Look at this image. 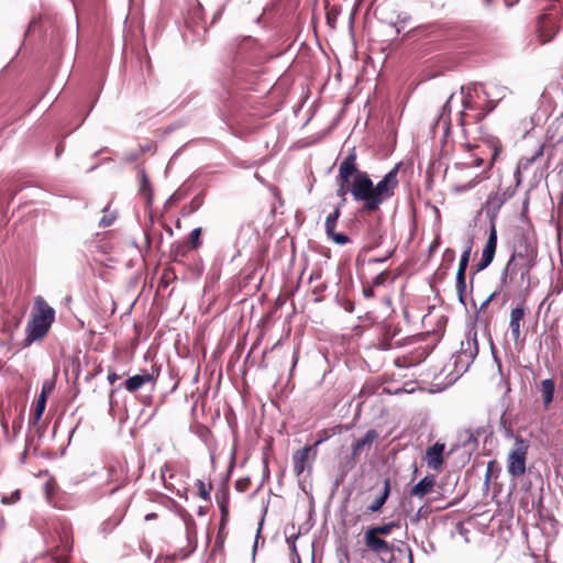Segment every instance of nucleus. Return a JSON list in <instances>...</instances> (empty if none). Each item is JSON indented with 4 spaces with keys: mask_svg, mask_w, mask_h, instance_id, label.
Masks as SVG:
<instances>
[{
    "mask_svg": "<svg viewBox=\"0 0 563 563\" xmlns=\"http://www.w3.org/2000/svg\"><path fill=\"white\" fill-rule=\"evenodd\" d=\"M356 152L353 148L340 163L335 178L336 195L346 201L350 194L355 202L362 203V211L373 214L380 206L389 200L398 187L399 165L390 169L376 185L366 172L358 168Z\"/></svg>",
    "mask_w": 563,
    "mask_h": 563,
    "instance_id": "obj_1",
    "label": "nucleus"
},
{
    "mask_svg": "<svg viewBox=\"0 0 563 563\" xmlns=\"http://www.w3.org/2000/svg\"><path fill=\"white\" fill-rule=\"evenodd\" d=\"M537 257H538V249H537L536 243L532 242L531 240H529L528 238L522 236L519 240L515 252L512 253L511 257L509 258V261L505 267V271H504V274L501 277V284L507 285L508 283L514 282L512 274L515 273V269L517 266L515 264V261L521 260L522 263L518 267V271L520 272V284L521 285L526 284L527 286H529L530 279H531L530 273L537 263Z\"/></svg>",
    "mask_w": 563,
    "mask_h": 563,
    "instance_id": "obj_2",
    "label": "nucleus"
},
{
    "mask_svg": "<svg viewBox=\"0 0 563 563\" xmlns=\"http://www.w3.org/2000/svg\"><path fill=\"white\" fill-rule=\"evenodd\" d=\"M55 319V310L42 297L34 298V305L26 324L25 343L31 344L34 341L43 340Z\"/></svg>",
    "mask_w": 563,
    "mask_h": 563,
    "instance_id": "obj_3",
    "label": "nucleus"
},
{
    "mask_svg": "<svg viewBox=\"0 0 563 563\" xmlns=\"http://www.w3.org/2000/svg\"><path fill=\"white\" fill-rule=\"evenodd\" d=\"M463 110L459 114V124L463 128L466 135V126L477 124L494 109L492 101L483 98L478 93L467 92L462 98Z\"/></svg>",
    "mask_w": 563,
    "mask_h": 563,
    "instance_id": "obj_4",
    "label": "nucleus"
},
{
    "mask_svg": "<svg viewBox=\"0 0 563 563\" xmlns=\"http://www.w3.org/2000/svg\"><path fill=\"white\" fill-rule=\"evenodd\" d=\"M552 2L537 19V34L541 44L551 42L563 29V0Z\"/></svg>",
    "mask_w": 563,
    "mask_h": 563,
    "instance_id": "obj_5",
    "label": "nucleus"
},
{
    "mask_svg": "<svg viewBox=\"0 0 563 563\" xmlns=\"http://www.w3.org/2000/svg\"><path fill=\"white\" fill-rule=\"evenodd\" d=\"M530 443L521 435L515 438V443L507 454V472L514 478H521L527 471Z\"/></svg>",
    "mask_w": 563,
    "mask_h": 563,
    "instance_id": "obj_6",
    "label": "nucleus"
},
{
    "mask_svg": "<svg viewBox=\"0 0 563 563\" xmlns=\"http://www.w3.org/2000/svg\"><path fill=\"white\" fill-rule=\"evenodd\" d=\"M323 441L319 439L313 445H306L297 450L292 455L294 473L296 476H300L307 468L310 456L312 459L317 455V446Z\"/></svg>",
    "mask_w": 563,
    "mask_h": 563,
    "instance_id": "obj_7",
    "label": "nucleus"
},
{
    "mask_svg": "<svg viewBox=\"0 0 563 563\" xmlns=\"http://www.w3.org/2000/svg\"><path fill=\"white\" fill-rule=\"evenodd\" d=\"M159 376V368L156 366H152L151 372L143 371L141 374L129 377L124 382V388L129 393H135L145 384H155L156 379Z\"/></svg>",
    "mask_w": 563,
    "mask_h": 563,
    "instance_id": "obj_8",
    "label": "nucleus"
},
{
    "mask_svg": "<svg viewBox=\"0 0 563 563\" xmlns=\"http://www.w3.org/2000/svg\"><path fill=\"white\" fill-rule=\"evenodd\" d=\"M497 249V230L494 223L490 225L489 235L482 252V257L476 264V271L485 269L494 260Z\"/></svg>",
    "mask_w": 563,
    "mask_h": 563,
    "instance_id": "obj_9",
    "label": "nucleus"
},
{
    "mask_svg": "<svg viewBox=\"0 0 563 563\" xmlns=\"http://www.w3.org/2000/svg\"><path fill=\"white\" fill-rule=\"evenodd\" d=\"M429 353H430L429 346L420 345V346L415 347L409 353H407L402 356H398L395 360L394 364H395V366L400 367V368L416 366V365L420 364L421 362H423L428 357Z\"/></svg>",
    "mask_w": 563,
    "mask_h": 563,
    "instance_id": "obj_10",
    "label": "nucleus"
},
{
    "mask_svg": "<svg viewBox=\"0 0 563 563\" xmlns=\"http://www.w3.org/2000/svg\"><path fill=\"white\" fill-rule=\"evenodd\" d=\"M341 216V206L335 207V209L325 219V233L329 239H331L335 244L344 245L350 242V238L344 233L335 232V225Z\"/></svg>",
    "mask_w": 563,
    "mask_h": 563,
    "instance_id": "obj_11",
    "label": "nucleus"
},
{
    "mask_svg": "<svg viewBox=\"0 0 563 563\" xmlns=\"http://www.w3.org/2000/svg\"><path fill=\"white\" fill-rule=\"evenodd\" d=\"M364 542L367 550L376 554H386L393 550L391 545L371 528L365 531Z\"/></svg>",
    "mask_w": 563,
    "mask_h": 563,
    "instance_id": "obj_12",
    "label": "nucleus"
},
{
    "mask_svg": "<svg viewBox=\"0 0 563 563\" xmlns=\"http://www.w3.org/2000/svg\"><path fill=\"white\" fill-rule=\"evenodd\" d=\"M444 449L445 444L441 442H435L433 445L427 449L426 460L429 468L437 472L442 470L444 463Z\"/></svg>",
    "mask_w": 563,
    "mask_h": 563,
    "instance_id": "obj_13",
    "label": "nucleus"
},
{
    "mask_svg": "<svg viewBox=\"0 0 563 563\" xmlns=\"http://www.w3.org/2000/svg\"><path fill=\"white\" fill-rule=\"evenodd\" d=\"M525 316L526 308L523 306H518L514 308L510 312L509 328L515 342H517L520 339L521 325L523 323Z\"/></svg>",
    "mask_w": 563,
    "mask_h": 563,
    "instance_id": "obj_14",
    "label": "nucleus"
},
{
    "mask_svg": "<svg viewBox=\"0 0 563 563\" xmlns=\"http://www.w3.org/2000/svg\"><path fill=\"white\" fill-rule=\"evenodd\" d=\"M378 432L374 429H371L365 433L363 438L357 439L352 444V452L354 453V456L360 457L363 451H368L372 444L378 439Z\"/></svg>",
    "mask_w": 563,
    "mask_h": 563,
    "instance_id": "obj_15",
    "label": "nucleus"
},
{
    "mask_svg": "<svg viewBox=\"0 0 563 563\" xmlns=\"http://www.w3.org/2000/svg\"><path fill=\"white\" fill-rule=\"evenodd\" d=\"M482 140L492 152L490 159H489V162L485 168V172H484V173H486L487 170H489L493 167L495 162L498 159L499 155L503 153L504 147H503L500 140L494 135L483 136Z\"/></svg>",
    "mask_w": 563,
    "mask_h": 563,
    "instance_id": "obj_16",
    "label": "nucleus"
},
{
    "mask_svg": "<svg viewBox=\"0 0 563 563\" xmlns=\"http://www.w3.org/2000/svg\"><path fill=\"white\" fill-rule=\"evenodd\" d=\"M137 178L139 194L145 199L147 205H151L153 199V188L145 169H140L137 172Z\"/></svg>",
    "mask_w": 563,
    "mask_h": 563,
    "instance_id": "obj_17",
    "label": "nucleus"
},
{
    "mask_svg": "<svg viewBox=\"0 0 563 563\" xmlns=\"http://www.w3.org/2000/svg\"><path fill=\"white\" fill-rule=\"evenodd\" d=\"M435 485L434 476L428 475L423 477L421 481H419L412 488H411V496H416L419 498H423L427 494H429Z\"/></svg>",
    "mask_w": 563,
    "mask_h": 563,
    "instance_id": "obj_18",
    "label": "nucleus"
},
{
    "mask_svg": "<svg viewBox=\"0 0 563 563\" xmlns=\"http://www.w3.org/2000/svg\"><path fill=\"white\" fill-rule=\"evenodd\" d=\"M176 465L174 463H165L161 468V478L164 484V487L169 490H175V476H176Z\"/></svg>",
    "mask_w": 563,
    "mask_h": 563,
    "instance_id": "obj_19",
    "label": "nucleus"
},
{
    "mask_svg": "<svg viewBox=\"0 0 563 563\" xmlns=\"http://www.w3.org/2000/svg\"><path fill=\"white\" fill-rule=\"evenodd\" d=\"M390 495V481L386 478L384 481V487L382 494L367 507L371 512L379 511L385 505L386 500Z\"/></svg>",
    "mask_w": 563,
    "mask_h": 563,
    "instance_id": "obj_20",
    "label": "nucleus"
},
{
    "mask_svg": "<svg viewBox=\"0 0 563 563\" xmlns=\"http://www.w3.org/2000/svg\"><path fill=\"white\" fill-rule=\"evenodd\" d=\"M555 391V382L551 378L541 382L542 401L545 408L550 406L553 400Z\"/></svg>",
    "mask_w": 563,
    "mask_h": 563,
    "instance_id": "obj_21",
    "label": "nucleus"
},
{
    "mask_svg": "<svg viewBox=\"0 0 563 563\" xmlns=\"http://www.w3.org/2000/svg\"><path fill=\"white\" fill-rule=\"evenodd\" d=\"M192 250L186 242L174 244L170 250L172 260L176 263H183L184 258Z\"/></svg>",
    "mask_w": 563,
    "mask_h": 563,
    "instance_id": "obj_22",
    "label": "nucleus"
},
{
    "mask_svg": "<svg viewBox=\"0 0 563 563\" xmlns=\"http://www.w3.org/2000/svg\"><path fill=\"white\" fill-rule=\"evenodd\" d=\"M358 462V457L354 456V453L351 452L350 455L344 456L339 463V472L340 476L343 479L346 474L352 471Z\"/></svg>",
    "mask_w": 563,
    "mask_h": 563,
    "instance_id": "obj_23",
    "label": "nucleus"
},
{
    "mask_svg": "<svg viewBox=\"0 0 563 563\" xmlns=\"http://www.w3.org/2000/svg\"><path fill=\"white\" fill-rule=\"evenodd\" d=\"M45 408H46V394L41 393L36 400L34 410L31 415L30 423L36 424L40 421V419L42 418V416L45 411Z\"/></svg>",
    "mask_w": 563,
    "mask_h": 563,
    "instance_id": "obj_24",
    "label": "nucleus"
},
{
    "mask_svg": "<svg viewBox=\"0 0 563 563\" xmlns=\"http://www.w3.org/2000/svg\"><path fill=\"white\" fill-rule=\"evenodd\" d=\"M22 317V314L18 313L8 316L3 322V332L11 335L20 327Z\"/></svg>",
    "mask_w": 563,
    "mask_h": 563,
    "instance_id": "obj_25",
    "label": "nucleus"
},
{
    "mask_svg": "<svg viewBox=\"0 0 563 563\" xmlns=\"http://www.w3.org/2000/svg\"><path fill=\"white\" fill-rule=\"evenodd\" d=\"M379 387L380 385L376 382H366L357 395V397L361 399V404H363L368 397L376 394Z\"/></svg>",
    "mask_w": 563,
    "mask_h": 563,
    "instance_id": "obj_26",
    "label": "nucleus"
},
{
    "mask_svg": "<svg viewBox=\"0 0 563 563\" xmlns=\"http://www.w3.org/2000/svg\"><path fill=\"white\" fill-rule=\"evenodd\" d=\"M456 292L459 295V298L463 300V297L466 294V275L463 271L456 272Z\"/></svg>",
    "mask_w": 563,
    "mask_h": 563,
    "instance_id": "obj_27",
    "label": "nucleus"
},
{
    "mask_svg": "<svg viewBox=\"0 0 563 563\" xmlns=\"http://www.w3.org/2000/svg\"><path fill=\"white\" fill-rule=\"evenodd\" d=\"M201 228L194 229L190 234L188 235L187 241H185L189 246H191L194 250H197L201 246Z\"/></svg>",
    "mask_w": 563,
    "mask_h": 563,
    "instance_id": "obj_28",
    "label": "nucleus"
},
{
    "mask_svg": "<svg viewBox=\"0 0 563 563\" xmlns=\"http://www.w3.org/2000/svg\"><path fill=\"white\" fill-rule=\"evenodd\" d=\"M398 527L399 525L397 522L391 521L380 526L371 527V529L379 536H388L394 529Z\"/></svg>",
    "mask_w": 563,
    "mask_h": 563,
    "instance_id": "obj_29",
    "label": "nucleus"
},
{
    "mask_svg": "<svg viewBox=\"0 0 563 563\" xmlns=\"http://www.w3.org/2000/svg\"><path fill=\"white\" fill-rule=\"evenodd\" d=\"M454 261H455V251L452 249H446L442 256L440 269H449Z\"/></svg>",
    "mask_w": 563,
    "mask_h": 563,
    "instance_id": "obj_30",
    "label": "nucleus"
},
{
    "mask_svg": "<svg viewBox=\"0 0 563 563\" xmlns=\"http://www.w3.org/2000/svg\"><path fill=\"white\" fill-rule=\"evenodd\" d=\"M71 550V544L68 542V539L65 541L62 553H56L52 560L55 563H68V554Z\"/></svg>",
    "mask_w": 563,
    "mask_h": 563,
    "instance_id": "obj_31",
    "label": "nucleus"
},
{
    "mask_svg": "<svg viewBox=\"0 0 563 563\" xmlns=\"http://www.w3.org/2000/svg\"><path fill=\"white\" fill-rule=\"evenodd\" d=\"M541 155H542V148L531 158H525L519 162L518 167L516 169V176H517L518 183L520 181V170L527 169L537 159V157H539Z\"/></svg>",
    "mask_w": 563,
    "mask_h": 563,
    "instance_id": "obj_32",
    "label": "nucleus"
},
{
    "mask_svg": "<svg viewBox=\"0 0 563 563\" xmlns=\"http://www.w3.org/2000/svg\"><path fill=\"white\" fill-rule=\"evenodd\" d=\"M396 332H390L389 329H386L385 333H384V338L379 344L380 349L383 350H390L393 349L394 346H398L400 343L397 342L396 344H393L391 340L395 336Z\"/></svg>",
    "mask_w": 563,
    "mask_h": 563,
    "instance_id": "obj_33",
    "label": "nucleus"
},
{
    "mask_svg": "<svg viewBox=\"0 0 563 563\" xmlns=\"http://www.w3.org/2000/svg\"><path fill=\"white\" fill-rule=\"evenodd\" d=\"M195 485L198 488V496L206 501H210V490L212 489V485L210 484L207 487L201 479H198Z\"/></svg>",
    "mask_w": 563,
    "mask_h": 563,
    "instance_id": "obj_34",
    "label": "nucleus"
},
{
    "mask_svg": "<svg viewBox=\"0 0 563 563\" xmlns=\"http://www.w3.org/2000/svg\"><path fill=\"white\" fill-rule=\"evenodd\" d=\"M340 10L336 7L329 8L325 13L327 23L331 29L335 27Z\"/></svg>",
    "mask_w": 563,
    "mask_h": 563,
    "instance_id": "obj_35",
    "label": "nucleus"
},
{
    "mask_svg": "<svg viewBox=\"0 0 563 563\" xmlns=\"http://www.w3.org/2000/svg\"><path fill=\"white\" fill-rule=\"evenodd\" d=\"M471 252H472V246H467V249L462 253V256L460 258V263H459V268L457 271H463V272H466V268H467V265H468V262H470V258H471Z\"/></svg>",
    "mask_w": 563,
    "mask_h": 563,
    "instance_id": "obj_36",
    "label": "nucleus"
},
{
    "mask_svg": "<svg viewBox=\"0 0 563 563\" xmlns=\"http://www.w3.org/2000/svg\"><path fill=\"white\" fill-rule=\"evenodd\" d=\"M20 498H21V490L16 489L13 493H11L9 496H7V495L2 496L1 503L3 505H12V504L16 503L18 500H20Z\"/></svg>",
    "mask_w": 563,
    "mask_h": 563,
    "instance_id": "obj_37",
    "label": "nucleus"
},
{
    "mask_svg": "<svg viewBox=\"0 0 563 563\" xmlns=\"http://www.w3.org/2000/svg\"><path fill=\"white\" fill-rule=\"evenodd\" d=\"M251 487V479L249 477L239 478L235 482V488L238 492L244 493Z\"/></svg>",
    "mask_w": 563,
    "mask_h": 563,
    "instance_id": "obj_38",
    "label": "nucleus"
},
{
    "mask_svg": "<svg viewBox=\"0 0 563 563\" xmlns=\"http://www.w3.org/2000/svg\"><path fill=\"white\" fill-rule=\"evenodd\" d=\"M388 278L387 272L379 273L373 280L374 286H380L383 285Z\"/></svg>",
    "mask_w": 563,
    "mask_h": 563,
    "instance_id": "obj_39",
    "label": "nucleus"
},
{
    "mask_svg": "<svg viewBox=\"0 0 563 563\" xmlns=\"http://www.w3.org/2000/svg\"><path fill=\"white\" fill-rule=\"evenodd\" d=\"M453 97H454V96H453V95H451V96H450V98L448 99V101L445 102V104L443 106V108H442V113H441V115H440L441 118H444V115H445L446 113H450V111H451V104H452V101H453Z\"/></svg>",
    "mask_w": 563,
    "mask_h": 563,
    "instance_id": "obj_40",
    "label": "nucleus"
},
{
    "mask_svg": "<svg viewBox=\"0 0 563 563\" xmlns=\"http://www.w3.org/2000/svg\"><path fill=\"white\" fill-rule=\"evenodd\" d=\"M484 178H486V176H482V175H478L476 176L468 185L464 186L463 189H470L474 186H476L477 184H479Z\"/></svg>",
    "mask_w": 563,
    "mask_h": 563,
    "instance_id": "obj_41",
    "label": "nucleus"
},
{
    "mask_svg": "<svg viewBox=\"0 0 563 563\" xmlns=\"http://www.w3.org/2000/svg\"><path fill=\"white\" fill-rule=\"evenodd\" d=\"M440 244H441L440 235H438V236L434 239V241L430 244V246H429V253H430V254H433V253L437 251V249L440 246Z\"/></svg>",
    "mask_w": 563,
    "mask_h": 563,
    "instance_id": "obj_42",
    "label": "nucleus"
},
{
    "mask_svg": "<svg viewBox=\"0 0 563 563\" xmlns=\"http://www.w3.org/2000/svg\"><path fill=\"white\" fill-rule=\"evenodd\" d=\"M484 164V159L482 157H476L472 163H465L463 164L465 167H481Z\"/></svg>",
    "mask_w": 563,
    "mask_h": 563,
    "instance_id": "obj_43",
    "label": "nucleus"
},
{
    "mask_svg": "<svg viewBox=\"0 0 563 563\" xmlns=\"http://www.w3.org/2000/svg\"><path fill=\"white\" fill-rule=\"evenodd\" d=\"M497 295H498V292H497V291H494L493 294H490V295L487 297V299L482 303V306H481V310L485 309V308L488 306V303H489L492 300H494V298H495Z\"/></svg>",
    "mask_w": 563,
    "mask_h": 563,
    "instance_id": "obj_44",
    "label": "nucleus"
},
{
    "mask_svg": "<svg viewBox=\"0 0 563 563\" xmlns=\"http://www.w3.org/2000/svg\"><path fill=\"white\" fill-rule=\"evenodd\" d=\"M120 378L119 375H117L114 372H110L108 374V380L110 384H114Z\"/></svg>",
    "mask_w": 563,
    "mask_h": 563,
    "instance_id": "obj_45",
    "label": "nucleus"
},
{
    "mask_svg": "<svg viewBox=\"0 0 563 563\" xmlns=\"http://www.w3.org/2000/svg\"><path fill=\"white\" fill-rule=\"evenodd\" d=\"M495 463H496L495 461H490V462L488 463L487 472H486V478H487V479L490 477V473H492V470H493V467H494Z\"/></svg>",
    "mask_w": 563,
    "mask_h": 563,
    "instance_id": "obj_46",
    "label": "nucleus"
},
{
    "mask_svg": "<svg viewBox=\"0 0 563 563\" xmlns=\"http://www.w3.org/2000/svg\"><path fill=\"white\" fill-rule=\"evenodd\" d=\"M463 146L470 152L472 151L474 147H476L475 145H472L471 143H464Z\"/></svg>",
    "mask_w": 563,
    "mask_h": 563,
    "instance_id": "obj_47",
    "label": "nucleus"
},
{
    "mask_svg": "<svg viewBox=\"0 0 563 563\" xmlns=\"http://www.w3.org/2000/svg\"><path fill=\"white\" fill-rule=\"evenodd\" d=\"M154 518H156V514L155 512L148 514L145 517L146 520H151V519H154Z\"/></svg>",
    "mask_w": 563,
    "mask_h": 563,
    "instance_id": "obj_48",
    "label": "nucleus"
},
{
    "mask_svg": "<svg viewBox=\"0 0 563 563\" xmlns=\"http://www.w3.org/2000/svg\"><path fill=\"white\" fill-rule=\"evenodd\" d=\"M101 222H102L103 227H108L111 224V221H109V219H104V218L102 219Z\"/></svg>",
    "mask_w": 563,
    "mask_h": 563,
    "instance_id": "obj_49",
    "label": "nucleus"
},
{
    "mask_svg": "<svg viewBox=\"0 0 563 563\" xmlns=\"http://www.w3.org/2000/svg\"><path fill=\"white\" fill-rule=\"evenodd\" d=\"M49 391V388H46L45 386L43 387L42 391L41 393H44L47 395V393Z\"/></svg>",
    "mask_w": 563,
    "mask_h": 563,
    "instance_id": "obj_50",
    "label": "nucleus"
},
{
    "mask_svg": "<svg viewBox=\"0 0 563 563\" xmlns=\"http://www.w3.org/2000/svg\"><path fill=\"white\" fill-rule=\"evenodd\" d=\"M113 395H114V390L112 389V390L110 391V401L112 400Z\"/></svg>",
    "mask_w": 563,
    "mask_h": 563,
    "instance_id": "obj_51",
    "label": "nucleus"
},
{
    "mask_svg": "<svg viewBox=\"0 0 563 563\" xmlns=\"http://www.w3.org/2000/svg\"><path fill=\"white\" fill-rule=\"evenodd\" d=\"M221 510H222L223 514L227 512L224 505H221Z\"/></svg>",
    "mask_w": 563,
    "mask_h": 563,
    "instance_id": "obj_52",
    "label": "nucleus"
},
{
    "mask_svg": "<svg viewBox=\"0 0 563 563\" xmlns=\"http://www.w3.org/2000/svg\"><path fill=\"white\" fill-rule=\"evenodd\" d=\"M364 291H365V295H369V294H372V290H371V289H369V290H364Z\"/></svg>",
    "mask_w": 563,
    "mask_h": 563,
    "instance_id": "obj_53",
    "label": "nucleus"
}]
</instances>
